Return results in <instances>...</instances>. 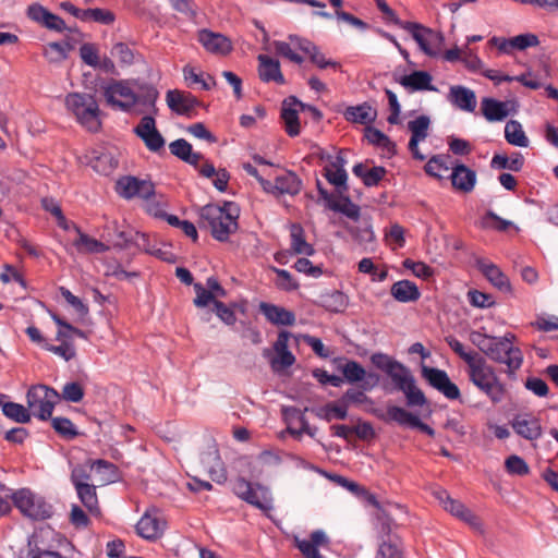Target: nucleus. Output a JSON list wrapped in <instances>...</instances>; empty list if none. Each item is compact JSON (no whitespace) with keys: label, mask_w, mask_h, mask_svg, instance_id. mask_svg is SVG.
Returning a JSON list of instances; mask_svg holds the SVG:
<instances>
[{"label":"nucleus","mask_w":558,"mask_h":558,"mask_svg":"<svg viewBox=\"0 0 558 558\" xmlns=\"http://www.w3.org/2000/svg\"><path fill=\"white\" fill-rule=\"evenodd\" d=\"M199 228H209L213 238L219 242L228 241L238 230L239 209L233 202L223 206L207 204L198 209Z\"/></svg>","instance_id":"1"},{"label":"nucleus","mask_w":558,"mask_h":558,"mask_svg":"<svg viewBox=\"0 0 558 558\" xmlns=\"http://www.w3.org/2000/svg\"><path fill=\"white\" fill-rule=\"evenodd\" d=\"M65 105L77 121L90 132L101 128L99 106L93 95L72 93L65 98Z\"/></svg>","instance_id":"2"},{"label":"nucleus","mask_w":558,"mask_h":558,"mask_svg":"<svg viewBox=\"0 0 558 558\" xmlns=\"http://www.w3.org/2000/svg\"><path fill=\"white\" fill-rule=\"evenodd\" d=\"M469 377L494 403L501 401L505 393L504 386L499 383L493 367L487 365L483 357L469 364Z\"/></svg>","instance_id":"3"},{"label":"nucleus","mask_w":558,"mask_h":558,"mask_svg":"<svg viewBox=\"0 0 558 558\" xmlns=\"http://www.w3.org/2000/svg\"><path fill=\"white\" fill-rule=\"evenodd\" d=\"M395 24L409 32L425 54L429 57H437L439 54L445 40L442 33L420 23L401 21L400 19H395Z\"/></svg>","instance_id":"4"},{"label":"nucleus","mask_w":558,"mask_h":558,"mask_svg":"<svg viewBox=\"0 0 558 558\" xmlns=\"http://www.w3.org/2000/svg\"><path fill=\"white\" fill-rule=\"evenodd\" d=\"M10 497L23 515L32 520H46L53 513L52 506L28 488H22L13 493Z\"/></svg>","instance_id":"5"},{"label":"nucleus","mask_w":558,"mask_h":558,"mask_svg":"<svg viewBox=\"0 0 558 558\" xmlns=\"http://www.w3.org/2000/svg\"><path fill=\"white\" fill-rule=\"evenodd\" d=\"M59 399L60 393L46 385L32 386L26 393L28 408L35 409L34 415L41 421L51 418L52 411Z\"/></svg>","instance_id":"6"},{"label":"nucleus","mask_w":558,"mask_h":558,"mask_svg":"<svg viewBox=\"0 0 558 558\" xmlns=\"http://www.w3.org/2000/svg\"><path fill=\"white\" fill-rule=\"evenodd\" d=\"M295 107H299L302 111H308L313 120L316 122H319L323 119L322 111L316 107L302 102L295 96L287 97L282 101L281 119L284 122L286 132L291 137L298 136L301 131L299 113Z\"/></svg>","instance_id":"7"},{"label":"nucleus","mask_w":558,"mask_h":558,"mask_svg":"<svg viewBox=\"0 0 558 558\" xmlns=\"http://www.w3.org/2000/svg\"><path fill=\"white\" fill-rule=\"evenodd\" d=\"M515 339L513 333H506L501 338H494L492 344L493 353H488V357L495 362L506 364L509 373L519 369L522 364V352L519 348L512 347V341Z\"/></svg>","instance_id":"8"},{"label":"nucleus","mask_w":558,"mask_h":558,"mask_svg":"<svg viewBox=\"0 0 558 558\" xmlns=\"http://www.w3.org/2000/svg\"><path fill=\"white\" fill-rule=\"evenodd\" d=\"M388 376L396 388L404 393L409 407H423L427 403L424 392L416 386L415 378L403 364L401 368L393 369Z\"/></svg>","instance_id":"9"},{"label":"nucleus","mask_w":558,"mask_h":558,"mask_svg":"<svg viewBox=\"0 0 558 558\" xmlns=\"http://www.w3.org/2000/svg\"><path fill=\"white\" fill-rule=\"evenodd\" d=\"M101 89L106 102L112 108L130 111L135 106V92L130 87L129 82L112 80Z\"/></svg>","instance_id":"10"},{"label":"nucleus","mask_w":558,"mask_h":558,"mask_svg":"<svg viewBox=\"0 0 558 558\" xmlns=\"http://www.w3.org/2000/svg\"><path fill=\"white\" fill-rule=\"evenodd\" d=\"M422 377L436 390L449 400L461 397L459 387L452 383L448 374L439 368L422 365Z\"/></svg>","instance_id":"11"},{"label":"nucleus","mask_w":558,"mask_h":558,"mask_svg":"<svg viewBox=\"0 0 558 558\" xmlns=\"http://www.w3.org/2000/svg\"><path fill=\"white\" fill-rule=\"evenodd\" d=\"M422 377L436 390L449 400L461 397L459 387L452 383L448 374L439 368L422 365Z\"/></svg>","instance_id":"12"},{"label":"nucleus","mask_w":558,"mask_h":558,"mask_svg":"<svg viewBox=\"0 0 558 558\" xmlns=\"http://www.w3.org/2000/svg\"><path fill=\"white\" fill-rule=\"evenodd\" d=\"M436 499L442 505L444 509L452 515L468 523L472 529L482 532V522L470 509L459 500L452 499L446 489H439L434 493Z\"/></svg>","instance_id":"13"},{"label":"nucleus","mask_w":558,"mask_h":558,"mask_svg":"<svg viewBox=\"0 0 558 558\" xmlns=\"http://www.w3.org/2000/svg\"><path fill=\"white\" fill-rule=\"evenodd\" d=\"M117 192L126 199H131L135 196L149 199L155 195V185L150 181L126 175L117 181Z\"/></svg>","instance_id":"14"},{"label":"nucleus","mask_w":558,"mask_h":558,"mask_svg":"<svg viewBox=\"0 0 558 558\" xmlns=\"http://www.w3.org/2000/svg\"><path fill=\"white\" fill-rule=\"evenodd\" d=\"M166 101L173 112L187 118L195 117L196 108L202 106V102L194 95L179 89L168 90Z\"/></svg>","instance_id":"15"},{"label":"nucleus","mask_w":558,"mask_h":558,"mask_svg":"<svg viewBox=\"0 0 558 558\" xmlns=\"http://www.w3.org/2000/svg\"><path fill=\"white\" fill-rule=\"evenodd\" d=\"M198 464V468L206 472L214 482L221 484L227 480L223 462L214 442L208 446L206 451L201 453Z\"/></svg>","instance_id":"16"},{"label":"nucleus","mask_w":558,"mask_h":558,"mask_svg":"<svg viewBox=\"0 0 558 558\" xmlns=\"http://www.w3.org/2000/svg\"><path fill=\"white\" fill-rule=\"evenodd\" d=\"M166 527V521L160 518L156 508L145 511L144 515L136 524V532L146 539H155L159 537Z\"/></svg>","instance_id":"17"},{"label":"nucleus","mask_w":558,"mask_h":558,"mask_svg":"<svg viewBox=\"0 0 558 558\" xmlns=\"http://www.w3.org/2000/svg\"><path fill=\"white\" fill-rule=\"evenodd\" d=\"M476 267L496 289L505 293L512 292L508 276L497 265L478 258L476 259Z\"/></svg>","instance_id":"18"},{"label":"nucleus","mask_w":558,"mask_h":558,"mask_svg":"<svg viewBox=\"0 0 558 558\" xmlns=\"http://www.w3.org/2000/svg\"><path fill=\"white\" fill-rule=\"evenodd\" d=\"M514 101H499L494 98H483L481 102V110L486 120L502 121L506 119L511 110H514Z\"/></svg>","instance_id":"19"},{"label":"nucleus","mask_w":558,"mask_h":558,"mask_svg":"<svg viewBox=\"0 0 558 558\" xmlns=\"http://www.w3.org/2000/svg\"><path fill=\"white\" fill-rule=\"evenodd\" d=\"M258 308L266 319L272 325L292 326L295 323V314L284 307L267 302H260Z\"/></svg>","instance_id":"20"},{"label":"nucleus","mask_w":558,"mask_h":558,"mask_svg":"<svg viewBox=\"0 0 558 558\" xmlns=\"http://www.w3.org/2000/svg\"><path fill=\"white\" fill-rule=\"evenodd\" d=\"M198 40L211 53L227 54L232 49L231 41L226 36L208 29L199 31Z\"/></svg>","instance_id":"21"},{"label":"nucleus","mask_w":558,"mask_h":558,"mask_svg":"<svg viewBox=\"0 0 558 558\" xmlns=\"http://www.w3.org/2000/svg\"><path fill=\"white\" fill-rule=\"evenodd\" d=\"M294 542L305 558H323L318 551V546H326L329 539L324 531L316 530L311 533L310 541L295 537Z\"/></svg>","instance_id":"22"},{"label":"nucleus","mask_w":558,"mask_h":558,"mask_svg":"<svg viewBox=\"0 0 558 558\" xmlns=\"http://www.w3.org/2000/svg\"><path fill=\"white\" fill-rule=\"evenodd\" d=\"M259 62L258 75L263 82H276L277 84H284V77L281 73L280 62L267 54H259L257 57Z\"/></svg>","instance_id":"23"},{"label":"nucleus","mask_w":558,"mask_h":558,"mask_svg":"<svg viewBox=\"0 0 558 558\" xmlns=\"http://www.w3.org/2000/svg\"><path fill=\"white\" fill-rule=\"evenodd\" d=\"M19 558H65L60 553L49 550L45 547L44 541L38 535L28 537L27 544L20 549Z\"/></svg>","instance_id":"24"},{"label":"nucleus","mask_w":558,"mask_h":558,"mask_svg":"<svg viewBox=\"0 0 558 558\" xmlns=\"http://www.w3.org/2000/svg\"><path fill=\"white\" fill-rule=\"evenodd\" d=\"M452 186L463 193H470L476 183V172L463 163L457 165L450 174Z\"/></svg>","instance_id":"25"},{"label":"nucleus","mask_w":558,"mask_h":558,"mask_svg":"<svg viewBox=\"0 0 558 558\" xmlns=\"http://www.w3.org/2000/svg\"><path fill=\"white\" fill-rule=\"evenodd\" d=\"M374 414L386 423L396 422L401 426L412 427L416 415L398 405H388L386 412L378 410Z\"/></svg>","instance_id":"26"},{"label":"nucleus","mask_w":558,"mask_h":558,"mask_svg":"<svg viewBox=\"0 0 558 558\" xmlns=\"http://www.w3.org/2000/svg\"><path fill=\"white\" fill-rule=\"evenodd\" d=\"M347 121L360 124L373 123L377 118V111L368 102L359 106H350L343 112Z\"/></svg>","instance_id":"27"},{"label":"nucleus","mask_w":558,"mask_h":558,"mask_svg":"<svg viewBox=\"0 0 558 558\" xmlns=\"http://www.w3.org/2000/svg\"><path fill=\"white\" fill-rule=\"evenodd\" d=\"M449 97L451 102L461 110L473 112L476 107V97L473 90L463 86H452Z\"/></svg>","instance_id":"28"},{"label":"nucleus","mask_w":558,"mask_h":558,"mask_svg":"<svg viewBox=\"0 0 558 558\" xmlns=\"http://www.w3.org/2000/svg\"><path fill=\"white\" fill-rule=\"evenodd\" d=\"M432 75L426 71H414L409 75H404L399 80V83L411 90H436L430 84Z\"/></svg>","instance_id":"29"},{"label":"nucleus","mask_w":558,"mask_h":558,"mask_svg":"<svg viewBox=\"0 0 558 558\" xmlns=\"http://www.w3.org/2000/svg\"><path fill=\"white\" fill-rule=\"evenodd\" d=\"M391 295L399 302L409 303L420 299L421 293L417 286L410 280H400L392 284Z\"/></svg>","instance_id":"30"},{"label":"nucleus","mask_w":558,"mask_h":558,"mask_svg":"<svg viewBox=\"0 0 558 558\" xmlns=\"http://www.w3.org/2000/svg\"><path fill=\"white\" fill-rule=\"evenodd\" d=\"M512 427L520 436L526 439H536L541 435V426L532 416L517 415L512 421Z\"/></svg>","instance_id":"31"},{"label":"nucleus","mask_w":558,"mask_h":558,"mask_svg":"<svg viewBox=\"0 0 558 558\" xmlns=\"http://www.w3.org/2000/svg\"><path fill=\"white\" fill-rule=\"evenodd\" d=\"M301 186V179L292 171H287L284 174L278 175L274 185L276 194H289L291 196L299 194Z\"/></svg>","instance_id":"32"},{"label":"nucleus","mask_w":558,"mask_h":558,"mask_svg":"<svg viewBox=\"0 0 558 558\" xmlns=\"http://www.w3.org/2000/svg\"><path fill=\"white\" fill-rule=\"evenodd\" d=\"M291 250L295 255H307L312 256L315 250L312 244L305 240L304 229L300 223L291 225Z\"/></svg>","instance_id":"33"},{"label":"nucleus","mask_w":558,"mask_h":558,"mask_svg":"<svg viewBox=\"0 0 558 558\" xmlns=\"http://www.w3.org/2000/svg\"><path fill=\"white\" fill-rule=\"evenodd\" d=\"M318 304L325 310L333 313H341L348 306V298L338 290L322 293Z\"/></svg>","instance_id":"34"},{"label":"nucleus","mask_w":558,"mask_h":558,"mask_svg":"<svg viewBox=\"0 0 558 558\" xmlns=\"http://www.w3.org/2000/svg\"><path fill=\"white\" fill-rule=\"evenodd\" d=\"M76 489L77 496L83 506L93 515H100V508L98 505V497L96 493V486L94 484L78 485Z\"/></svg>","instance_id":"35"},{"label":"nucleus","mask_w":558,"mask_h":558,"mask_svg":"<svg viewBox=\"0 0 558 558\" xmlns=\"http://www.w3.org/2000/svg\"><path fill=\"white\" fill-rule=\"evenodd\" d=\"M364 136L369 144L385 149L390 156L397 153L396 144L378 129L369 125L365 126Z\"/></svg>","instance_id":"36"},{"label":"nucleus","mask_w":558,"mask_h":558,"mask_svg":"<svg viewBox=\"0 0 558 558\" xmlns=\"http://www.w3.org/2000/svg\"><path fill=\"white\" fill-rule=\"evenodd\" d=\"M340 201H330L328 206L329 209L341 213L350 219L357 221L360 219L361 208L359 205L354 204L349 197L348 193L339 196Z\"/></svg>","instance_id":"37"},{"label":"nucleus","mask_w":558,"mask_h":558,"mask_svg":"<svg viewBox=\"0 0 558 558\" xmlns=\"http://www.w3.org/2000/svg\"><path fill=\"white\" fill-rule=\"evenodd\" d=\"M78 232V238L74 241V246L80 253H105L109 250V246L105 243L89 236L86 233Z\"/></svg>","instance_id":"38"},{"label":"nucleus","mask_w":558,"mask_h":558,"mask_svg":"<svg viewBox=\"0 0 558 558\" xmlns=\"http://www.w3.org/2000/svg\"><path fill=\"white\" fill-rule=\"evenodd\" d=\"M244 500L263 511H268L272 508L268 489L260 485H257L256 488L253 487Z\"/></svg>","instance_id":"39"},{"label":"nucleus","mask_w":558,"mask_h":558,"mask_svg":"<svg viewBox=\"0 0 558 558\" xmlns=\"http://www.w3.org/2000/svg\"><path fill=\"white\" fill-rule=\"evenodd\" d=\"M505 137L509 144L514 146L526 147L529 145V140L522 130V125L517 120H510L506 123Z\"/></svg>","instance_id":"40"},{"label":"nucleus","mask_w":558,"mask_h":558,"mask_svg":"<svg viewBox=\"0 0 558 558\" xmlns=\"http://www.w3.org/2000/svg\"><path fill=\"white\" fill-rule=\"evenodd\" d=\"M2 412L8 418L16 423L25 424L31 422L32 416L28 409L20 403L8 401L5 404H2Z\"/></svg>","instance_id":"41"},{"label":"nucleus","mask_w":558,"mask_h":558,"mask_svg":"<svg viewBox=\"0 0 558 558\" xmlns=\"http://www.w3.org/2000/svg\"><path fill=\"white\" fill-rule=\"evenodd\" d=\"M524 158L520 153H514L511 158L506 155H495L492 159V167L499 169H509L518 172L523 168Z\"/></svg>","instance_id":"42"},{"label":"nucleus","mask_w":558,"mask_h":558,"mask_svg":"<svg viewBox=\"0 0 558 558\" xmlns=\"http://www.w3.org/2000/svg\"><path fill=\"white\" fill-rule=\"evenodd\" d=\"M324 170L325 178L330 184L336 186L339 196H342V194H347L349 192V186L347 183L348 173L345 169H335L333 171L330 167H326Z\"/></svg>","instance_id":"43"},{"label":"nucleus","mask_w":558,"mask_h":558,"mask_svg":"<svg viewBox=\"0 0 558 558\" xmlns=\"http://www.w3.org/2000/svg\"><path fill=\"white\" fill-rule=\"evenodd\" d=\"M450 159V156L449 155H435L433 156L428 161L427 163L425 165L424 169H425V172L430 175V177H434L438 180L442 179V174L440 173V171H448L449 170V166L447 163V161Z\"/></svg>","instance_id":"44"},{"label":"nucleus","mask_w":558,"mask_h":558,"mask_svg":"<svg viewBox=\"0 0 558 558\" xmlns=\"http://www.w3.org/2000/svg\"><path fill=\"white\" fill-rule=\"evenodd\" d=\"M339 369L350 384L360 383L365 377V368L356 361L349 360Z\"/></svg>","instance_id":"45"},{"label":"nucleus","mask_w":558,"mask_h":558,"mask_svg":"<svg viewBox=\"0 0 558 558\" xmlns=\"http://www.w3.org/2000/svg\"><path fill=\"white\" fill-rule=\"evenodd\" d=\"M158 90L151 85L140 86L138 93H135V105L140 104L143 106L150 107L153 113H157L156 100L158 98Z\"/></svg>","instance_id":"46"},{"label":"nucleus","mask_w":558,"mask_h":558,"mask_svg":"<svg viewBox=\"0 0 558 558\" xmlns=\"http://www.w3.org/2000/svg\"><path fill=\"white\" fill-rule=\"evenodd\" d=\"M347 230L360 243H369L375 239L369 219H363L359 227H347Z\"/></svg>","instance_id":"47"},{"label":"nucleus","mask_w":558,"mask_h":558,"mask_svg":"<svg viewBox=\"0 0 558 558\" xmlns=\"http://www.w3.org/2000/svg\"><path fill=\"white\" fill-rule=\"evenodd\" d=\"M90 462L93 461L89 460L85 464H77L72 469L70 480L75 488H77L78 485L89 484L92 480L90 472L94 470L90 469Z\"/></svg>","instance_id":"48"},{"label":"nucleus","mask_w":558,"mask_h":558,"mask_svg":"<svg viewBox=\"0 0 558 558\" xmlns=\"http://www.w3.org/2000/svg\"><path fill=\"white\" fill-rule=\"evenodd\" d=\"M51 425L63 438L74 439L78 436V432L75 429L73 423L66 417H51Z\"/></svg>","instance_id":"49"},{"label":"nucleus","mask_w":558,"mask_h":558,"mask_svg":"<svg viewBox=\"0 0 558 558\" xmlns=\"http://www.w3.org/2000/svg\"><path fill=\"white\" fill-rule=\"evenodd\" d=\"M430 124V120L427 116H420L416 119L408 122V129L411 132L412 136L420 140H425L428 135V128Z\"/></svg>","instance_id":"50"},{"label":"nucleus","mask_w":558,"mask_h":558,"mask_svg":"<svg viewBox=\"0 0 558 558\" xmlns=\"http://www.w3.org/2000/svg\"><path fill=\"white\" fill-rule=\"evenodd\" d=\"M238 307L239 305L236 303H232L228 306L221 301H215L214 312L225 324L234 325L236 322L234 308Z\"/></svg>","instance_id":"51"},{"label":"nucleus","mask_w":558,"mask_h":558,"mask_svg":"<svg viewBox=\"0 0 558 558\" xmlns=\"http://www.w3.org/2000/svg\"><path fill=\"white\" fill-rule=\"evenodd\" d=\"M366 390L360 389H348L343 396L339 399L340 403H345L347 408L351 404H363V403H369L372 404L373 401L365 395Z\"/></svg>","instance_id":"52"},{"label":"nucleus","mask_w":558,"mask_h":558,"mask_svg":"<svg viewBox=\"0 0 558 558\" xmlns=\"http://www.w3.org/2000/svg\"><path fill=\"white\" fill-rule=\"evenodd\" d=\"M372 363L379 369L384 371L387 375L396 368H401V363L391 359L385 353H374L371 356Z\"/></svg>","instance_id":"53"},{"label":"nucleus","mask_w":558,"mask_h":558,"mask_svg":"<svg viewBox=\"0 0 558 558\" xmlns=\"http://www.w3.org/2000/svg\"><path fill=\"white\" fill-rule=\"evenodd\" d=\"M90 469L105 475L104 480L107 482H114L118 478V468L106 460L98 459L90 462Z\"/></svg>","instance_id":"54"},{"label":"nucleus","mask_w":558,"mask_h":558,"mask_svg":"<svg viewBox=\"0 0 558 558\" xmlns=\"http://www.w3.org/2000/svg\"><path fill=\"white\" fill-rule=\"evenodd\" d=\"M60 398L69 402L77 403L84 398V389L82 385L76 381L68 383L63 386Z\"/></svg>","instance_id":"55"},{"label":"nucleus","mask_w":558,"mask_h":558,"mask_svg":"<svg viewBox=\"0 0 558 558\" xmlns=\"http://www.w3.org/2000/svg\"><path fill=\"white\" fill-rule=\"evenodd\" d=\"M505 466L508 473L514 475H526L530 472L527 463L519 456L512 454L506 459Z\"/></svg>","instance_id":"56"},{"label":"nucleus","mask_w":558,"mask_h":558,"mask_svg":"<svg viewBox=\"0 0 558 558\" xmlns=\"http://www.w3.org/2000/svg\"><path fill=\"white\" fill-rule=\"evenodd\" d=\"M194 291L196 293V298L194 299V305L196 307H206L210 303L215 306V301H218L215 299V294L213 291H209V289H206L203 287L202 283L197 282L194 283Z\"/></svg>","instance_id":"57"},{"label":"nucleus","mask_w":558,"mask_h":558,"mask_svg":"<svg viewBox=\"0 0 558 558\" xmlns=\"http://www.w3.org/2000/svg\"><path fill=\"white\" fill-rule=\"evenodd\" d=\"M493 336H487L480 331H472L470 333V341L478 348L485 355L493 353L492 344L494 342Z\"/></svg>","instance_id":"58"},{"label":"nucleus","mask_w":558,"mask_h":558,"mask_svg":"<svg viewBox=\"0 0 558 558\" xmlns=\"http://www.w3.org/2000/svg\"><path fill=\"white\" fill-rule=\"evenodd\" d=\"M376 558H403L401 549L392 539H383Z\"/></svg>","instance_id":"59"},{"label":"nucleus","mask_w":558,"mask_h":558,"mask_svg":"<svg viewBox=\"0 0 558 558\" xmlns=\"http://www.w3.org/2000/svg\"><path fill=\"white\" fill-rule=\"evenodd\" d=\"M80 57L87 64L93 68L99 65V54L96 45L85 43L80 48Z\"/></svg>","instance_id":"60"},{"label":"nucleus","mask_w":558,"mask_h":558,"mask_svg":"<svg viewBox=\"0 0 558 558\" xmlns=\"http://www.w3.org/2000/svg\"><path fill=\"white\" fill-rule=\"evenodd\" d=\"M60 293L80 316L84 317L88 314V306L84 304L80 298L75 296L70 290L61 287Z\"/></svg>","instance_id":"61"},{"label":"nucleus","mask_w":558,"mask_h":558,"mask_svg":"<svg viewBox=\"0 0 558 558\" xmlns=\"http://www.w3.org/2000/svg\"><path fill=\"white\" fill-rule=\"evenodd\" d=\"M111 54L124 65H131L134 62V53L124 43H117L111 49Z\"/></svg>","instance_id":"62"},{"label":"nucleus","mask_w":558,"mask_h":558,"mask_svg":"<svg viewBox=\"0 0 558 558\" xmlns=\"http://www.w3.org/2000/svg\"><path fill=\"white\" fill-rule=\"evenodd\" d=\"M45 56L50 62H62L68 58L66 49L61 43H49Z\"/></svg>","instance_id":"63"},{"label":"nucleus","mask_w":558,"mask_h":558,"mask_svg":"<svg viewBox=\"0 0 558 558\" xmlns=\"http://www.w3.org/2000/svg\"><path fill=\"white\" fill-rule=\"evenodd\" d=\"M170 153L178 157L181 160H187L189 155L191 154L192 145L185 141L184 138H179L169 144Z\"/></svg>","instance_id":"64"}]
</instances>
